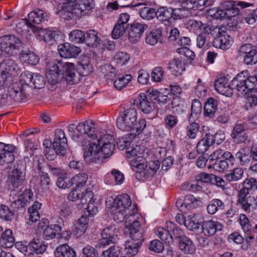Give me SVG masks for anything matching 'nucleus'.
Segmentation results:
<instances>
[{"mask_svg": "<svg viewBox=\"0 0 257 257\" xmlns=\"http://www.w3.org/2000/svg\"><path fill=\"white\" fill-rule=\"evenodd\" d=\"M20 57L24 62L31 65H37L39 62L38 56L30 51L22 50L20 54Z\"/></svg>", "mask_w": 257, "mask_h": 257, "instance_id": "obj_36", "label": "nucleus"}, {"mask_svg": "<svg viewBox=\"0 0 257 257\" xmlns=\"http://www.w3.org/2000/svg\"><path fill=\"white\" fill-rule=\"evenodd\" d=\"M166 227L172 232L173 238L178 240V242L183 238V237L186 236L182 229L171 221L166 222Z\"/></svg>", "mask_w": 257, "mask_h": 257, "instance_id": "obj_47", "label": "nucleus"}, {"mask_svg": "<svg viewBox=\"0 0 257 257\" xmlns=\"http://www.w3.org/2000/svg\"><path fill=\"white\" fill-rule=\"evenodd\" d=\"M56 61L62 80L64 79L71 85L80 81V78L78 76L76 67L73 63L64 62L57 60Z\"/></svg>", "mask_w": 257, "mask_h": 257, "instance_id": "obj_11", "label": "nucleus"}, {"mask_svg": "<svg viewBox=\"0 0 257 257\" xmlns=\"http://www.w3.org/2000/svg\"><path fill=\"white\" fill-rule=\"evenodd\" d=\"M58 12L59 16L65 20L79 17L93 8V0H66Z\"/></svg>", "mask_w": 257, "mask_h": 257, "instance_id": "obj_3", "label": "nucleus"}, {"mask_svg": "<svg viewBox=\"0 0 257 257\" xmlns=\"http://www.w3.org/2000/svg\"><path fill=\"white\" fill-rule=\"evenodd\" d=\"M132 204L130 197L126 194L118 195L114 199L110 207L113 218L116 223L122 222L126 212Z\"/></svg>", "mask_w": 257, "mask_h": 257, "instance_id": "obj_4", "label": "nucleus"}, {"mask_svg": "<svg viewBox=\"0 0 257 257\" xmlns=\"http://www.w3.org/2000/svg\"><path fill=\"white\" fill-rule=\"evenodd\" d=\"M82 257H99L96 249L94 247L87 245L82 251Z\"/></svg>", "mask_w": 257, "mask_h": 257, "instance_id": "obj_64", "label": "nucleus"}, {"mask_svg": "<svg viewBox=\"0 0 257 257\" xmlns=\"http://www.w3.org/2000/svg\"><path fill=\"white\" fill-rule=\"evenodd\" d=\"M45 83L46 81L43 76L38 73H34L32 84L30 85V87L35 89H41L44 87Z\"/></svg>", "mask_w": 257, "mask_h": 257, "instance_id": "obj_55", "label": "nucleus"}, {"mask_svg": "<svg viewBox=\"0 0 257 257\" xmlns=\"http://www.w3.org/2000/svg\"><path fill=\"white\" fill-rule=\"evenodd\" d=\"M59 69L56 60L50 66L46 74L49 83L51 85H55L62 80V76L60 74Z\"/></svg>", "mask_w": 257, "mask_h": 257, "instance_id": "obj_24", "label": "nucleus"}, {"mask_svg": "<svg viewBox=\"0 0 257 257\" xmlns=\"http://www.w3.org/2000/svg\"><path fill=\"white\" fill-rule=\"evenodd\" d=\"M140 15L144 19L150 20L155 17L157 18V11L154 8L144 7L140 11Z\"/></svg>", "mask_w": 257, "mask_h": 257, "instance_id": "obj_57", "label": "nucleus"}, {"mask_svg": "<svg viewBox=\"0 0 257 257\" xmlns=\"http://www.w3.org/2000/svg\"><path fill=\"white\" fill-rule=\"evenodd\" d=\"M95 142L97 143L99 148L101 146L105 145V144H115L114 139L112 136L109 134L101 135L99 138L97 136V139H95Z\"/></svg>", "mask_w": 257, "mask_h": 257, "instance_id": "obj_59", "label": "nucleus"}, {"mask_svg": "<svg viewBox=\"0 0 257 257\" xmlns=\"http://www.w3.org/2000/svg\"><path fill=\"white\" fill-rule=\"evenodd\" d=\"M223 227V225L218 221L207 220L202 223V231L207 236L214 235L217 231L221 230Z\"/></svg>", "mask_w": 257, "mask_h": 257, "instance_id": "obj_23", "label": "nucleus"}, {"mask_svg": "<svg viewBox=\"0 0 257 257\" xmlns=\"http://www.w3.org/2000/svg\"><path fill=\"white\" fill-rule=\"evenodd\" d=\"M168 68L175 76L181 75L182 72L185 69L184 65L182 64L181 61L176 58L169 62Z\"/></svg>", "mask_w": 257, "mask_h": 257, "instance_id": "obj_34", "label": "nucleus"}, {"mask_svg": "<svg viewBox=\"0 0 257 257\" xmlns=\"http://www.w3.org/2000/svg\"><path fill=\"white\" fill-rule=\"evenodd\" d=\"M162 31L160 28L153 30L147 35L146 42L150 45H155L162 42Z\"/></svg>", "mask_w": 257, "mask_h": 257, "instance_id": "obj_35", "label": "nucleus"}, {"mask_svg": "<svg viewBox=\"0 0 257 257\" xmlns=\"http://www.w3.org/2000/svg\"><path fill=\"white\" fill-rule=\"evenodd\" d=\"M67 131L74 141H78L81 138H89L88 145L84 149V158L89 163H101V158L98 155L99 146L95 142L97 139L95 128L89 124L88 121L80 122L77 125L70 124L67 126Z\"/></svg>", "mask_w": 257, "mask_h": 257, "instance_id": "obj_1", "label": "nucleus"}, {"mask_svg": "<svg viewBox=\"0 0 257 257\" xmlns=\"http://www.w3.org/2000/svg\"><path fill=\"white\" fill-rule=\"evenodd\" d=\"M127 29H128V25H123L117 22L111 33L112 38L114 39H118Z\"/></svg>", "mask_w": 257, "mask_h": 257, "instance_id": "obj_58", "label": "nucleus"}, {"mask_svg": "<svg viewBox=\"0 0 257 257\" xmlns=\"http://www.w3.org/2000/svg\"><path fill=\"white\" fill-rule=\"evenodd\" d=\"M84 42L89 47H96L99 44L100 39L98 37V33L94 30H89L85 34Z\"/></svg>", "mask_w": 257, "mask_h": 257, "instance_id": "obj_32", "label": "nucleus"}, {"mask_svg": "<svg viewBox=\"0 0 257 257\" xmlns=\"http://www.w3.org/2000/svg\"><path fill=\"white\" fill-rule=\"evenodd\" d=\"M24 44L14 35H9L0 38V52L2 55H13L16 50L24 48Z\"/></svg>", "mask_w": 257, "mask_h": 257, "instance_id": "obj_9", "label": "nucleus"}, {"mask_svg": "<svg viewBox=\"0 0 257 257\" xmlns=\"http://www.w3.org/2000/svg\"><path fill=\"white\" fill-rule=\"evenodd\" d=\"M229 35H219L214 38L212 42L213 46L216 48L225 50L229 48L231 41Z\"/></svg>", "mask_w": 257, "mask_h": 257, "instance_id": "obj_33", "label": "nucleus"}, {"mask_svg": "<svg viewBox=\"0 0 257 257\" xmlns=\"http://www.w3.org/2000/svg\"><path fill=\"white\" fill-rule=\"evenodd\" d=\"M58 49L60 56L65 58H75L81 52L79 47L69 43L59 45Z\"/></svg>", "mask_w": 257, "mask_h": 257, "instance_id": "obj_21", "label": "nucleus"}, {"mask_svg": "<svg viewBox=\"0 0 257 257\" xmlns=\"http://www.w3.org/2000/svg\"><path fill=\"white\" fill-rule=\"evenodd\" d=\"M255 200L254 197L249 195L248 193L239 191L238 194V202L241 205L244 211L250 209L252 203Z\"/></svg>", "mask_w": 257, "mask_h": 257, "instance_id": "obj_27", "label": "nucleus"}, {"mask_svg": "<svg viewBox=\"0 0 257 257\" xmlns=\"http://www.w3.org/2000/svg\"><path fill=\"white\" fill-rule=\"evenodd\" d=\"M0 89H4L5 93H0V107L11 105L13 104V102H21V101H15L12 97H10V93L8 91V89L6 87L0 88Z\"/></svg>", "mask_w": 257, "mask_h": 257, "instance_id": "obj_49", "label": "nucleus"}, {"mask_svg": "<svg viewBox=\"0 0 257 257\" xmlns=\"http://www.w3.org/2000/svg\"><path fill=\"white\" fill-rule=\"evenodd\" d=\"M189 14V12L182 7L176 9L161 7L157 9V20L161 22H169L171 19L177 20L187 17Z\"/></svg>", "mask_w": 257, "mask_h": 257, "instance_id": "obj_7", "label": "nucleus"}, {"mask_svg": "<svg viewBox=\"0 0 257 257\" xmlns=\"http://www.w3.org/2000/svg\"><path fill=\"white\" fill-rule=\"evenodd\" d=\"M25 167L22 165L18 164L17 168L12 171L7 180V184L9 189L16 190L15 188H18L22 186L25 180Z\"/></svg>", "mask_w": 257, "mask_h": 257, "instance_id": "obj_13", "label": "nucleus"}, {"mask_svg": "<svg viewBox=\"0 0 257 257\" xmlns=\"http://www.w3.org/2000/svg\"><path fill=\"white\" fill-rule=\"evenodd\" d=\"M116 232L114 225H110L105 227L101 232L102 238L98 241V246L104 247L109 244L110 242H114L115 241V237L116 236Z\"/></svg>", "mask_w": 257, "mask_h": 257, "instance_id": "obj_20", "label": "nucleus"}, {"mask_svg": "<svg viewBox=\"0 0 257 257\" xmlns=\"http://www.w3.org/2000/svg\"><path fill=\"white\" fill-rule=\"evenodd\" d=\"M14 214L9 208L4 205L0 206V217L7 221H11L13 218Z\"/></svg>", "mask_w": 257, "mask_h": 257, "instance_id": "obj_63", "label": "nucleus"}, {"mask_svg": "<svg viewBox=\"0 0 257 257\" xmlns=\"http://www.w3.org/2000/svg\"><path fill=\"white\" fill-rule=\"evenodd\" d=\"M14 242V237L11 229H7L4 233H2L0 238V243L3 246L6 248H10L13 246Z\"/></svg>", "mask_w": 257, "mask_h": 257, "instance_id": "obj_39", "label": "nucleus"}, {"mask_svg": "<svg viewBox=\"0 0 257 257\" xmlns=\"http://www.w3.org/2000/svg\"><path fill=\"white\" fill-rule=\"evenodd\" d=\"M257 189V181L254 178L246 179L243 183V188L240 190L249 194V191Z\"/></svg>", "mask_w": 257, "mask_h": 257, "instance_id": "obj_54", "label": "nucleus"}, {"mask_svg": "<svg viewBox=\"0 0 257 257\" xmlns=\"http://www.w3.org/2000/svg\"><path fill=\"white\" fill-rule=\"evenodd\" d=\"M121 255V248L118 245H114L108 249L103 251L100 257H120Z\"/></svg>", "mask_w": 257, "mask_h": 257, "instance_id": "obj_51", "label": "nucleus"}, {"mask_svg": "<svg viewBox=\"0 0 257 257\" xmlns=\"http://www.w3.org/2000/svg\"><path fill=\"white\" fill-rule=\"evenodd\" d=\"M160 162L158 160L150 163L149 166L147 165L146 169L136 173V178L139 180H145L152 178L159 170Z\"/></svg>", "mask_w": 257, "mask_h": 257, "instance_id": "obj_22", "label": "nucleus"}, {"mask_svg": "<svg viewBox=\"0 0 257 257\" xmlns=\"http://www.w3.org/2000/svg\"><path fill=\"white\" fill-rule=\"evenodd\" d=\"M99 69L100 72L104 75L107 80H112L116 74L115 68L109 64L100 66Z\"/></svg>", "mask_w": 257, "mask_h": 257, "instance_id": "obj_48", "label": "nucleus"}, {"mask_svg": "<svg viewBox=\"0 0 257 257\" xmlns=\"http://www.w3.org/2000/svg\"><path fill=\"white\" fill-rule=\"evenodd\" d=\"M77 73L79 77L89 75L92 71V66L90 64L89 58L84 56L79 62V64L76 68Z\"/></svg>", "mask_w": 257, "mask_h": 257, "instance_id": "obj_25", "label": "nucleus"}, {"mask_svg": "<svg viewBox=\"0 0 257 257\" xmlns=\"http://www.w3.org/2000/svg\"><path fill=\"white\" fill-rule=\"evenodd\" d=\"M201 104L199 100L194 99L191 105V112L189 117V121H192V117L195 116L197 117V115L200 114L201 111Z\"/></svg>", "mask_w": 257, "mask_h": 257, "instance_id": "obj_61", "label": "nucleus"}, {"mask_svg": "<svg viewBox=\"0 0 257 257\" xmlns=\"http://www.w3.org/2000/svg\"><path fill=\"white\" fill-rule=\"evenodd\" d=\"M224 203L220 199H214L209 202L207 211L210 214H214L216 212L224 209Z\"/></svg>", "mask_w": 257, "mask_h": 257, "instance_id": "obj_42", "label": "nucleus"}, {"mask_svg": "<svg viewBox=\"0 0 257 257\" xmlns=\"http://www.w3.org/2000/svg\"><path fill=\"white\" fill-rule=\"evenodd\" d=\"M15 61L6 59L0 63V88L6 87L15 101H22L25 97L22 85L20 82H14L13 76L17 68Z\"/></svg>", "mask_w": 257, "mask_h": 257, "instance_id": "obj_2", "label": "nucleus"}, {"mask_svg": "<svg viewBox=\"0 0 257 257\" xmlns=\"http://www.w3.org/2000/svg\"><path fill=\"white\" fill-rule=\"evenodd\" d=\"M88 176L85 173H79L72 178V185L75 184L76 187L81 189L83 188L87 182Z\"/></svg>", "mask_w": 257, "mask_h": 257, "instance_id": "obj_52", "label": "nucleus"}, {"mask_svg": "<svg viewBox=\"0 0 257 257\" xmlns=\"http://www.w3.org/2000/svg\"><path fill=\"white\" fill-rule=\"evenodd\" d=\"M28 17L29 20L27 21V24L34 32H36L42 28L34 25L33 24L40 25L47 21L48 15L43 10L36 9L29 14Z\"/></svg>", "mask_w": 257, "mask_h": 257, "instance_id": "obj_14", "label": "nucleus"}, {"mask_svg": "<svg viewBox=\"0 0 257 257\" xmlns=\"http://www.w3.org/2000/svg\"><path fill=\"white\" fill-rule=\"evenodd\" d=\"M39 36L46 42L51 44L58 40L60 36V32L48 29H40L38 31Z\"/></svg>", "mask_w": 257, "mask_h": 257, "instance_id": "obj_26", "label": "nucleus"}, {"mask_svg": "<svg viewBox=\"0 0 257 257\" xmlns=\"http://www.w3.org/2000/svg\"><path fill=\"white\" fill-rule=\"evenodd\" d=\"M140 108L142 112L145 113H149L154 110V105L153 102L148 99L146 95L143 94L140 95Z\"/></svg>", "mask_w": 257, "mask_h": 257, "instance_id": "obj_43", "label": "nucleus"}, {"mask_svg": "<svg viewBox=\"0 0 257 257\" xmlns=\"http://www.w3.org/2000/svg\"><path fill=\"white\" fill-rule=\"evenodd\" d=\"M115 149V144H105L104 146H100L99 148V152H98V155L99 158H101V163H103L104 159L111 156L113 154Z\"/></svg>", "mask_w": 257, "mask_h": 257, "instance_id": "obj_40", "label": "nucleus"}, {"mask_svg": "<svg viewBox=\"0 0 257 257\" xmlns=\"http://www.w3.org/2000/svg\"><path fill=\"white\" fill-rule=\"evenodd\" d=\"M88 218L86 215H82L78 220L75 228L79 235L83 234L88 227Z\"/></svg>", "mask_w": 257, "mask_h": 257, "instance_id": "obj_53", "label": "nucleus"}, {"mask_svg": "<svg viewBox=\"0 0 257 257\" xmlns=\"http://www.w3.org/2000/svg\"><path fill=\"white\" fill-rule=\"evenodd\" d=\"M243 173L242 169L237 167L230 170L228 173L225 174L224 177L229 182H235L242 178Z\"/></svg>", "mask_w": 257, "mask_h": 257, "instance_id": "obj_44", "label": "nucleus"}, {"mask_svg": "<svg viewBox=\"0 0 257 257\" xmlns=\"http://www.w3.org/2000/svg\"><path fill=\"white\" fill-rule=\"evenodd\" d=\"M33 195V193L30 190L26 189H25L24 191H22V188L17 191L12 190L10 197L11 207L14 211L24 208L31 200Z\"/></svg>", "mask_w": 257, "mask_h": 257, "instance_id": "obj_10", "label": "nucleus"}, {"mask_svg": "<svg viewBox=\"0 0 257 257\" xmlns=\"http://www.w3.org/2000/svg\"><path fill=\"white\" fill-rule=\"evenodd\" d=\"M16 147L12 145L5 144L0 142V163L10 164L15 160L14 153Z\"/></svg>", "mask_w": 257, "mask_h": 257, "instance_id": "obj_17", "label": "nucleus"}, {"mask_svg": "<svg viewBox=\"0 0 257 257\" xmlns=\"http://www.w3.org/2000/svg\"><path fill=\"white\" fill-rule=\"evenodd\" d=\"M185 202L188 205V209L191 210L203 205L202 200L200 198H195L193 195H188L185 196Z\"/></svg>", "mask_w": 257, "mask_h": 257, "instance_id": "obj_50", "label": "nucleus"}, {"mask_svg": "<svg viewBox=\"0 0 257 257\" xmlns=\"http://www.w3.org/2000/svg\"><path fill=\"white\" fill-rule=\"evenodd\" d=\"M171 230H169L164 227H158L156 230V235L166 243L168 244L173 243V236L170 233Z\"/></svg>", "mask_w": 257, "mask_h": 257, "instance_id": "obj_41", "label": "nucleus"}, {"mask_svg": "<svg viewBox=\"0 0 257 257\" xmlns=\"http://www.w3.org/2000/svg\"><path fill=\"white\" fill-rule=\"evenodd\" d=\"M181 4V6L185 10L189 11V10L193 9L197 6H209L211 5V2L209 0H178Z\"/></svg>", "mask_w": 257, "mask_h": 257, "instance_id": "obj_30", "label": "nucleus"}, {"mask_svg": "<svg viewBox=\"0 0 257 257\" xmlns=\"http://www.w3.org/2000/svg\"><path fill=\"white\" fill-rule=\"evenodd\" d=\"M24 250L25 252L33 251L36 254H42L45 252L47 248V245L40 239H33Z\"/></svg>", "mask_w": 257, "mask_h": 257, "instance_id": "obj_28", "label": "nucleus"}, {"mask_svg": "<svg viewBox=\"0 0 257 257\" xmlns=\"http://www.w3.org/2000/svg\"><path fill=\"white\" fill-rule=\"evenodd\" d=\"M55 136L53 143L50 140L45 139L43 141V146L46 149H49L52 145L56 155L64 156L66 154L68 146L65 133L62 130L57 129L55 131Z\"/></svg>", "mask_w": 257, "mask_h": 257, "instance_id": "obj_8", "label": "nucleus"}, {"mask_svg": "<svg viewBox=\"0 0 257 257\" xmlns=\"http://www.w3.org/2000/svg\"><path fill=\"white\" fill-rule=\"evenodd\" d=\"M33 76L34 73H32L29 71L24 72L20 75V81L22 82V83H20L22 85V87L24 89V92L25 93V98L26 97V94L25 93V89L24 84L27 86L29 85L30 86V85L32 84Z\"/></svg>", "mask_w": 257, "mask_h": 257, "instance_id": "obj_60", "label": "nucleus"}, {"mask_svg": "<svg viewBox=\"0 0 257 257\" xmlns=\"http://www.w3.org/2000/svg\"><path fill=\"white\" fill-rule=\"evenodd\" d=\"M230 137L233 141L237 144H249L250 142L248 139V136L245 133L244 124L240 123H237L234 125L230 134Z\"/></svg>", "mask_w": 257, "mask_h": 257, "instance_id": "obj_19", "label": "nucleus"}, {"mask_svg": "<svg viewBox=\"0 0 257 257\" xmlns=\"http://www.w3.org/2000/svg\"><path fill=\"white\" fill-rule=\"evenodd\" d=\"M55 257H76L74 249L67 244H63L58 246L54 252Z\"/></svg>", "mask_w": 257, "mask_h": 257, "instance_id": "obj_29", "label": "nucleus"}, {"mask_svg": "<svg viewBox=\"0 0 257 257\" xmlns=\"http://www.w3.org/2000/svg\"><path fill=\"white\" fill-rule=\"evenodd\" d=\"M231 85L232 81L229 83L227 79L224 77L218 78L214 84L216 90L226 96H231L234 91L236 92V87H233Z\"/></svg>", "mask_w": 257, "mask_h": 257, "instance_id": "obj_18", "label": "nucleus"}, {"mask_svg": "<svg viewBox=\"0 0 257 257\" xmlns=\"http://www.w3.org/2000/svg\"><path fill=\"white\" fill-rule=\"evenodd\" d=\"M130 163L133 167V169L136 171V174L146 169L147 167L146 159L141 156H137L133 159Z\"/></svg>", "mask_w": 257, "mask_h": 257, "instance_id": "obj_46", "label": "nucleus"}, {"mask_svg": "<svg viewBox=\"0 0 257 257\" xmlns=\"http://www.w3.org/2000/svg\"><path fill=\"white\" fill-rule=\"evenodd\" d=\"M137 119V112L134 108H129L120 112L116 120L117 127L123 131L132 130Z\"/></svg>", "mask_w": 257, "mask_h": 257, "instance_id": "obj_12", "label": "nucleus"}, {"mask_svg": "<svg viewBox=\"0 0 257 257\" xmlns=\"http://www.w3.org/2000/svg\"><path fill=\"white\" fill-rule=\"evenodd\" d=\"M179 247L181 250L186 254H193L196 251V247L193 241L187 236L183 237L179 240Z\"/></svg>", "mask_w": 257, "mask_h": 257, "instance_id": "obj_31", "label": "nucleus"}, {"mask_svg": "<svg viewBox=\"0 0 257 257\" xmlns=\"http://www.w3.org/2000/svg\"><path fill=\"white\" fill-rule=\"evenodd\" d=\"M218 136H221L222 138L220 139L222 140L224 139V134L221 132H217L214 135L210 133H207L206 136L201 140H200L197 145V151L199 154H204L209 148L210 146L216 143L219 144V142L217 140Z\"/></svg>", "mask_w": 257, "mask_h": 257, "instance_id": "obj_15", "label": "nucleus"}, {"mask_svg": "<svg viewBox=\"0 0 257 257\" xmlns=\"http://www.w3.org/2000/svg\"><path fill=\"white\" fill-rule=\"evenodd\" d=\"M240 10L236 8L230 10H226L225 11H216L214 14V16L217 19H229L232 17H234L238 15L239 13Z\"/></svg>", "mask_w": 257, "mask_h": 257, "instance_id": "obj_45", "label": "nucleus"}, {"mask_svg": "<svg viewBox=\"0 0 257 257\" xmlns=\"http://www.w3.org/2000/svg\"><path fill=\"white\" fill-rule=\"evenodd\" d=\"M61 231V227L58 224L48 225L43 231V238L46 240H50L54 238L56 234H59Z\"/></svg>", "mask_w": 257, "mask_h": 257, "instance_id": "obj_37", "label": "nucleus"}, {"mask_svg": "<svg viewBox=\"0 0 257 257\" xmlns=\"http://www.w3.org/2000/svg\"><path fill=\"white\" fill-rule=\"evenodd\" d=\"M130 240L125 241V246L127 250L126 255L128 257L135 255L138 252L139 247L144 240L143 233L144 230L140 222H135L129 229Z\"/></svg>", "mask_w": 257, "mask_h": 257, "instance_id": "obj_5", "label": "nucleus"}, {"mask_svg": "<svg viewBox=\"0 0 257 257\" xmlns=\"http://www.w3.org/2000/svg\"><path fill=\"white\" fill-rule=\"evenodd\" d=\"M228 167V164L225 160H217L214 163L212 164H209L208 168H213L214 170L218 172L223 171L224 170L227 169Z\"/></svg>", "mask_w": 257, "mask_h": 257, "instance_id": "obj_62", "label": "nucleus"}, {"mask_svg": "<svg viewBox=\"0 0 257 257\" xmlns=\"http://www.w3.org/2000/svg\"><path fill=\"white\" fill-rule=\"evenodd\" d=\"M85 34V33L79 30H74L69 34V40L74 43H84Z\"/></svg>", "mask_w": 257, "mask_h": 257, "instance_id": "obj_56", "label": "nucleus"}, {"mask_svg": "<svg viewBox=\"0 0 257 257\" xmlns=\"http://www.w3.org/2000/svg\"><path fill=\"white\" fill-rule=\"evenodd\" d=\"M244 74H247V71L238 74L232 80L231 86L236 87V93L239 96L246 94L247 91L254 88L257 83L256 77L253 75L247 77Z\"/></svg>", "mask_w": 257, "mask_h": 257, "instance_id": "obj_6", "label": "nucleus"}, {"mask_svg": "<svg viewBox=\"0 0 257 257\" xmlns=\"http://www.w3.org/2000/svg\"><path fill=\"white\" fill-rule=\"evenodd\" d=\"M217 109V100L212 97L208 99L204 107V115L210 118L214 116Z\"/></svg>", "mask_w": 257, "mask_h": 257, "instance_id": "obj_38", "label": "nucleus"}, {"mask_svg": "<svg viewBox=\"0 0 257 257\" xmlns=\"http://www.w3.org/2000/svg\"><path fill=\"white\" fill-rule=\"evenodd\" d=\"M130 26L128 30V40L132 43H136L140 40L144 32L148 29V26L145 23L136 21Z\"/></svg>", "mask_w": 257, "mask_h": 257, "instance_id": "obj_16", "label": "nucleus"}]
</instances>
